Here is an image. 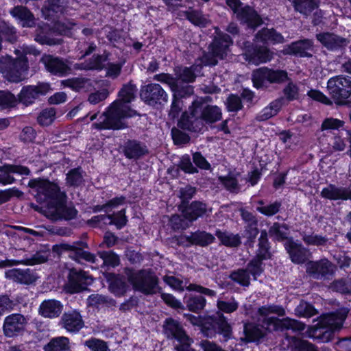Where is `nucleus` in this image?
Segmentation results:
<instances>
[{
	"label": "nucleus",
	"mask_w": 351,
	"mask_h": 351,
	"mask_svg": "<svg viewBox=\"0 0 351 351\" xmlns=\"http://www.w3.org/2000/svg\"><path fill=\"white\" fill-rule=\"evenodd\" d=\"M5 276L16 283L26 285L34 283L38 278L37 273L29 268H14L9 269L5 271Z\"/></svg>",
	"instance_id": "4be33fe9"
},
{
	"label": "nucleus",
	"mask_w": 351,
	"mask_h": 351,
	"mask_svg": "<svg viewBox=\"0 0 351 351\" xmlns=\"http://www.w3.org/2000/svg\"><path fill=\"white\" fill-rule=\"evenodd\" d=\"M295 314L299 317H311L317 314L314 306L304 301H300L295 308Z\"/></svg>",
	"instance_id": "5fc2aeb1"
},
{
	"label": "nucleus",
	"mask_w": 351,
	"mask_h": 351,
	"mask_svg": "<svg viewBox=\"0 0 351 351\" xmlns=\"http://www.w3.org/2000/svg\"><path fill=\"white\" fill-rule=\"evenodd\" d=\"M219 180H220L221 183L223 185V186L232 193H238L240 190L241 187L239 184V182L237 180V178L231 175H228L226 176H220L219 178Z\"/></svg>",
	"instance_id": "4d7b16f0"
},
{
	"label": "nucleus",
	"mask_w": 351,
	"mask_h": 351,
	"mask_svg": "<svg viewBox=\"0 0 351 351\" xmlns=\"http://www.w3.org/2000/svg\"><path fill=\"white\" fill-rule=\"evenodd\" d=\"M17 98L8 90H0V106L10 108L16 105Z\"/></svg>",
	"instance_id": "052dcab7"
},
{
	"label": "nucleus",
	"mask_w": 351,
	"mask_h": 351,
	"mask_svg": "<svg viewBox=\"0 0 351 351\" xmlns=\"http://www.w3.org/2000/svg\"><path fill=\"white\" fill-rule=\"evenodd\" d=\"M0 173H1L0 174V184L7 185L16 181L15 178L11 176L12 173L28 176L30 173V170L27 167L22 165L5 164L0 166Z\"/></svg>",
	"instance_id": "b1692460"
},
{
	"label": "nucleus",
	"mask_w": 351,
	"mask_h": 351,
	"mask_svg": "<svg viewBox=\"0 0 351 351\" xmlns=\"http://www.w3.org/2000/svg\"><path fill=\"white\" fill-rule=\"evenodd\" d=\"M284 247L291 262L295 264L304 263L311 256L309 250L304 247L299 241H295L293 239H289L284 243Z\"/></svg>",
	"instance_id": "aec40b11"
},
{
	"label": "nucleus",
	"mask_w": 351,
	"mask_h": 351,
	"mask_svg": "<svg viewBox=\"0 0 351 351\" xmlns=\"http://www.w3.org/2000/svg\"><path fill=\"white\" fill-rule=\"evenodd\" d=\"M49 90L48 84H39L36 86L27 85L22 88L18 95L17 101L25 106L32 104L40 95H45Z\"/></svg>",
	"instance_id": "412c9836"
},
{
	"label": "nucleus",
	"mask_w": 351,
	"mask_h": 351,
	"mask_svg": "<svg viewBox=\"0 0 351 351\" xmlns=\"http://www.w3.org/2000/svg\"><path fill=\"white\" fill-rule=\"evenodd\" d=\"M66 10L63 0H47L42 8L41 12L45 19H52L62 14Z\"/></svg>",
	"instance_id": "7c9ffc66"
},
{
	"label": "nucleus",
	"mask_w": 351,
	"mask_h": 351,
	"mask_svg": "<svg viewBox=\"0 0 351 351\" xmlns=\"http://www.w3.org/2000/svg\"><path fill=\"white\" fill-rule=\"evenodd\" d=\"M302 241L308 245L325 246L328 242V239L317 234H307L305 232L301 234Z\"/></svg>",
	"instance_id": "6e6d98bb"
},
{
	"label": "nucleus",
	"mask_w": 351,
	"mask_h": 351,
	"mask_svg": "<svg viewBox=\"0 0 351 351\" xmlns=\"http://www.w3.org/2000/svg\"><path fill=\"white\" fill-rule=\"evenodd\" d=\"M256 39L264 43L270 42L275 43H283L285 38L282 35L277 32L274 29L263 28L256 36Z\"/></svg>",
	"instance_id": "a19ab883"
},
{
	"label": "nucleus",
	"mask_w": 351,
	"mask_h": 351,
	"mask_svg": "<svg viewBox=\"0 0 351 351\" xmlns=\"http://www.w3.org/2000/svg\"><path fill=\"white\" fill-rule=\"evenodd\" d=\"M347 188L338 187L335 184H329L322 189V197L331 200H347Z\"/></svg>",
	"instance_id": "c9c22d12"
},
{
	"label": "nucleus",
	"mask_w": 351,
	"mask_h": 351,
	"mask_svg": "<svg viewBox=\"0 0 351 351\" xmlns=\"http://www.w3.org/2000/svg\"><path fill=\"white\" fill-rule=\"evenodd\" d=\"M126 275L133 288L145 295H154L162 291V288L158 285V278L149 269H141L138 271L128 269Z\"/></svg>",
	"instance_id": "423d86ee"
},
{
	"label": "nucleus",
	"mask_w": 351,
	"mask_h": 351,
	"mask_svg": "<svg viewBox=\"0 0 351 351\" xmlns=\"http://www.w3.org/2000/svg\"><path fill=\"white\" fill-rule=\"evenodd\" d=\"M221 118V110L217 106H197V108L185 111L178 122V125L184 130L198 132L204 128L206 123H215Z\"/></svg>",
	"instance_id": "20e7f679"
},
{
	"label": "nucleus",
	"mask_w": 351,
	"mask_h": 351,
	"mask_svg": "<svg viewBox=\"0 0 351 351\" xmlns=\"http://www.w3.org/2000/svg\"><path fill=\"white\" fill-rule=\"evenodd\" d=\"M329 289L342 294H351V278L335 280L330 283Z\"/></svg>",
	"instance_id": "09e8293b"
},
{
	"label": "nucleus",
	"mask_w": 351,
	"mask_h": 351,
	"mask_svg": "<svg viewBox=\"0 0 351 351\" xmlns=\"http://www.w3.org/2000/svg\"><path fill=\"white\" fill-rule=\"evenodd\" d=\"M163 328L164 333L167 339H176L178 341V343L174 346V349L176 351H182V350L191 348L193 339L186 335L182 325L178 321L172 318L167 319Z\"/></svg>",
	"instance_id": "9d476101"
},
{
	"label": "nucleus",
	"mask_w": 351,
	"mask_h": 351,
	"mask_svg": "<svg viewBox=\"0 0 351 351\" xmlns=\"http://www.w3.org/2000/svg\"><path fill=\"white\" fill-rule=\"evenodd\" d=\"M123 152L128 159L137 160L149 154L147 145L136 140H129L124 145Z\"/></svg>",
	"instance_id": "bb28decb"
},
{
	"label": "nucleus",
	"mask_w": 351,
	"mask_h": 351,
	"mask_svg": "<svg viewBox=\"0 0 351 351\" xmlns=\"http://www.w3.org/2000/svg\"><path fill=\"white\" fill-rule=\"evenodd\" d=\"M326 88L330 98L318 90L311 89L307 95L313 100L326 105H332V101L337 106H348L350 104L351 77L339 75L332 77L327 82Z\"/></svg>",
	"instance_id": "f03ea898"
},
{
	"label": "nucleus",
	"mask_w": 351,
	"mask_h": 351,
	"mask_svg": "<svg viewBox=\"0 0 351 351\" xmlns=\"http://www.w3.org/2000/svg\"><path fill=\"white\" fill-rule=\"evenodd\" d=\"M47 70L51 73L63 76L71 73V68L62 60L52 56H45L41 59Z\"/></svg>",
	"instance_id": "393cba45"
},
{
	"label": "nucleus",
	"mask_w": 351,
	"mask_h": 351,
	"mask_svg": "<svg viewBox=\"0 0 351 351\" xmlns=\"http://www.w3.org/2000/svg\"><path fill=\"white\" fill-rule=\"evenodd\" d=\"M14 17L23 27H33L36 25V19L34 14L25 6L16 5L10 11Z\"/></svg>",
	"instance_id": "a878e982"
},
{
	"label": "nucleus",
	"mask_w": 351,
	"mask_h": 351,
	"mask_svg": "<svg viewBox=\"0 0 351 351\" xmlns=\"http://www.w3.org/2000/svg\"><path fill=\"white\" fill-rule=\"evenodd\" d=\"M347 315L348 311L346 310L324 315L320 321V324L323 328H328L329 330L322 332L320 330H316L315 333L319 332V334L316 335L315 338L322 341H328L330 339L332 330L341 328Z\"/></svg>",
	"instance_id": "9b49d317"
},
{
	"label": "nucleus",
	"mask_w": 351,
	"mask_h": 351,
	"mask_svg": "<svg viewBox=\"0 0 351 351\" xmlns=\"http://www.w3.org/2000/svg\"><path fill=\"white\" fill-rule=\"evenodd\" d=\"M216 35L208 47V52L202 57V62L206 65L215 66L218 60L223 59L228 53L229 47L232 44V40L228 34L216 29Z\"/></svg>",
	"instance_id": "6e6552de"
},
{
	"label": "nucleus",
	"mask_w": 351,
	"mask_h": 351,
	"mask_svg": "<svg viewBox=\"0 0 351 351\" xmlns=\"http://www.w3.org/2000/svg\"><path fill=\"white\" fill-rule=\"evenodd\" d=\"M98 255L103 260L104 265L114 267L120 263L119 256L112 251L99 252Z\"/></svg>",
	"instance_id": "13d9d810"
},
{
	"label": "nucleus",
	"mask_w": 351,
	"mask_h": 351,
	"mask_svg": "<svg viewBox=\"0 0 351 351\" xmlns=\"http://www.w3.org/2000/svg\"><path fill=\"white\" fill-rule=\"evenodd\" d=\"M84 182L83 171L80 167L71 169L66 174V184L69 186L78 187Z\"/></svg>",
	"instance_id": "de8ad7c7"
},
{
	"label": "nucleus",
	"mask_w": 351,
	"mask_h": 351,
	"mask_svg": "<svg viewBox=\"0 0 351 351\" xmlns=\"http://www.w3.org/2000/svg\"><path fill=\"white\" fill-rule=\"evenodd\" d=\"M34 40L41 45H57L62 43L61 39L51 36V31L48 25H38L34 32Z\"/></svg>",
	"instance_id": "2f4dec72"
},
{
	"label": "nucleus",
	"mask_w": 351,
	"mask_h": 351,
	"mask_svg": "<svg viewBox=\"0 0 351 351\" xmlns=\"http://www.w3.org/2000/svg\"><path fill=\"white\" fill-rule=\"evenodd\" d=\"M109 289L114 295L120 296L126 292L127 285L122 279L115 278L111 281Z\"/></svg>",
	"instance_id": "774afa93"
},
{
	"label": "nucleus",
	"mask_w": 351,
	"mask_h": 351,
	"mask_svg": "<svg viewBox=\"0 0 351 351\" xmlns=\"http://www.w3.org/2000/svg\"><path fill=\"white\" fill-rule=\"evenodd\" d=\"M61 84L64 86L69 87L75 91H88L93 87L92 82L90 79L80 77L62 80Z\"/></svg>",
	"instance_id": "e433bc0d"
},
{
	"label": "nucleus",
	"mask_w": 351,
	"mask_h": 351,
	"mask_svg": "<svg viewBox=\"0 0 351 351\" xmlns=\"http://www.w3.org/2000/svg\"><path fill=\"white\" fill-rule=\"evenodd\" d=\"M335 271L336 265L327 258L309 261L306 264L307 274L317 280L329 279L334 276Z\"/></svg>",
	"instance_id": "2eb2a0df"
},
{
	"label": "nucleus",
	"mask_w": 351,
	"mask_h": 351,
	"mask_svg": "<svg viewBox=\"0 0 351 351\" xmlns=\"http://www.w3.org/2000/svg\"><path fill=\"white\" fill-rule=\"evenodd\" d=\"M69 339L65 337L53 338L44 346L45 351H69Z\"/></svg>",
	"instance_id": "c03bdc74"
},
{
	"label": "nucleus",
	"mask_w": 351,
	"mask_h": 351,
	"mask_svg": "<svg viewBox=\"0 0 351 351\" xmlns=\"http://www.w3.org/2000/svg\"><path fill=\"white\" fill-rule=\"evenodd\" d=\"M178 79L176 80H181L183 82L190 83L195 81L196 75L195 74L192 68H180L176 71Z\"/></svg>",
	"instance_id": "0e129e2a"
},
{
	"label": "nucleus",
	"mask_w": 351,
	"mask_h": 351,
	"mask_svg": "<svg viewBox=\"0 0 351 351\" xmlns=\"http://www.w3.org/2000/svg\"><path fill=\"white\" fill-rule=\"evenodd\" d=\"M289 343L291 344L293 351H319L313 344L295 337H291Z\"/></svg>",
	"instance_id": "864d4df0"
},
{
	"label": "nucleus",
	"mask_w": 351,
	"mask_h": 351,
	"mask_svg": "<svg viewBox=\"0 0 351 351\" xmlns=\"http://www.w3.org/2000/svg\"><path fill=\"white\" fill-rule=\"evenodd\" d=\"M237 16L241 22L246 23L251 28H256L263 23L261 16L249 5L241 8Z\"/></svg>",
	"instance_id": "c756f323"
},
{
	"label": "nucleus",
	"mask_w": 351,
	"mask_h": 351,
	"mask_svg": "<svg viewBox=\"0 0 351 351\" xmlns=\"http://www.w3.org/2000/svg\"><path fill=\"white\" fill-rule=\"evenodd\" d=\"M263 271V268L261 267L260 261L251 260L247 263L246 268H241L231 271L229 278L242 287H247L250 285V274L254 280H256Z\"/></svg>",
	"instance_id": "ddd939ff"
},
{
	"label": "nucleus",
	"mask_w": 351,
	"mask_h": 351,
	"mask_svg": "<svg viewBox=\"0 0 351 351\" xmlns=\"http://www.w3.org/2000/svg\"><path fill=\"white\" fill-rule=\"evenodd\" d=\"M281 206V202L276 201L264 206H258L256 208V210L265 216L271 217L278 213L280 211Z\"/></svg>",
	"instance_id": "e2e57ef3"
},
{
	"label": "nucleus",
	"mask_w": 351,
	"mask_h": 351,
	"mask_svg": "<svg viewBox=\"0 0 351 351\" xmlns=\"http://www.w3.org/2000/svg\"><path fill=\"white\" fill-rule=\"evenodd\" d=\"M268 82L280 84L288 80L287 73L282 70L268 69Z\"/></svg>",
	"instance_id": "680f3d73"
},
{
	"label": "nucleus",
	"mask_w": 351,
	"mask_h": 351,
	"mask_svg": "<svg viewBox=\"0 0 351 351\" xmlns=\"http://www.w3.org/2000/svg\"><path fill=\"white\" fill-rule=\"evenodd\" d=\"M184 302L188 310L194 313H198L206 306V300L202 295L189 294L184 297Z\"/></svg>",
	"instance_id": "79ce46f5"
},
{
	"label": "nucleus",
	"mask_w": 351,
	"mask_h": 351,
	"mask_svg": "<svg viewBox=\"0 0 351 351\" xmlns=\"http://www.w3.org/2000/svg\"><path fill=\"white\" fill-rule=\"evenodd\" d=\"M86 249H88V245L86 242L82 241H75L71 244L60 243L53 247V250L58 254L69 252V256L77 263L84 261L90 263H96L97 259L95 255L86 251Z\"/></svg>",
	"instance_id": "1a4fd4ad"
},
{
	"label": "nucleus",
	"mask_w": 351,
	"mask_h": 351,
	"mask_svg": "<svg viewBox=\"0 0 351 351\" xmlns=\"http://www.w3.org/2000/svg\"><path fill=\"white\" fill-rule=\"evenodd\" d=\"M248 56L250 62L259 64L270 61L273 53L266 47H256L252 52L249 53Z\"/></svg>",
	"instance_id": "58836bf2"
},
{
	"label": "nucleus",
	"mask_w": 351,
	"mask_h": 351,
	"mask_svg": "<svg viewBox=\"0 0 351 351\" xmlns=\"http://www.w3.org/2000/svg\"><path fill=\"white\" fill-rule=\"evenodd\" d=\"M85 346L91 351H110L106 341L95 338L86 341Z\"/></svg>",
	"instance_id": "338daca9"
},
{
	"label": "nucleus",
	"mask_w": 351,
	"mask_h": 351,
	"mask_svg": "<svg viewBox=\"0 0 351 351\" xmlns=\"http://www.w3.org/2000/svg\"><path fill=\"white\" fill-rule=\"evenodd\" d=\"M28 323V319L20 313H14L5 318L3 330L8 337H14L21 335Z\"/></svg>",
	"instance_id": "a211bd4d"
},
{
	"label": "nucleus",
	"mask_w": 351,
	"mask_h": 351,
	"mask_svg": "<svg viewBox=\"0 0 351 351\" xmlns=\"http://www.w3.org/2000/svg\"><path fill=\"white\" fill-rule=\"evenodd\" d=\"M136 91V85L131 82L124 84L119 92L120 99L114 101L100 116V121L93 123V127L98 130H120L127 128L128 125L124 119L136 114V112L131 109L127 104L135 99Z\"/></svg>",
	"instance_id": "f257e3e1"
},
{
	"label": "nucleus",
	"mask_w": 351,
	"mask_h": 351,
	"mask_svg": "<svg viewBox=\"0 0 351 351\" xmlns=\"http://www.w3.org/2000/svg\"><path fill=\"white\" fill-rule=\"evenodd\" d=\"M63 305L58 300L51 299L44 300L38 308V313L46 318H56L60 316Z\"/></svg>",
	"instance_id": "c85d7f7f"
},
{
	"label": "nucleus",
	"mask_w": 351,
	"mask_h": 351,
	"mask_svg": "<svg viewBox=\"0 0 351 351\" xmlns=\"http://www.w3.org/2000/svg\"><path fill=\"white\" fill-rule=\"evenodd\" d=\"M65 201L61 204H55L51 207L43 209L38 206L34 207L36 210L43 213L47 217L52 220L64 219L70 220L75 219L77 215V210L73 206H65Z\"/></svg>",
	"instance_id": "f3484780"
},
{
	"label": "nucleus",
	"mask_w": 351,
	"mask_h": 351,
	"mask_svg": "<svg viewBox=\"0 0 351 351\" xmlns=\"http://www.w3.org/2000/svg\"><path fill=\"white\" fill-rule=\"evenodd\" d=\"M215 235L221 243L228 247H238L241 244V238L239 234H234L228 232L217 230Z\"/></svg>",
	"instance_id": "49530a36"
},
{
	"label": "nucleus",
	"mask_w": 351,
	"mask_h": 351,
	"mask_svg": "<svg viewBox=\"0 0 351 351\" xmlns=\"http://www.w3.org/2000/svg\"><path fill=\"white\" fill-rule=\"evenodd\" d=\"M140 97L146 104L153 107L164 105L169 98L165 90L157 83L143 86L140 90Z\"/></svg>",
	"instance_id": "f8f14e48"
},
{
	"label": "nucleus",
	"mask_w": 351,
	"mask_h": 351,
	"mask_svg": "<svg viewBox=\"0 0 351 351\" xmlns=\"http://www.w3.org/2000/svg\"><path fill=\"white\" fill-rule=\"evenodd\" d=\"M68 281L64 285V289L67 293H75L87 289L93 280L91 276L82 270L71 269L68 274Z\"/></svg>",
	"instance_id": "dca6fc26"
},
{
	"label": "nucleus",
	"mask_w": 351,
	"mask_h": 351,
	"mask_svg": "<svg viewBox=\"0 0 351 351\" xmlns=\"http://www.w3.org/2000/svg\"><path fill=\"white\" fill-rule=\"evenodd\" d=\"M48 260V254L45 252H36L32 255L25 254V256L20 260L10 259L0 262L1 267H12L18 265H35L41 264Z\"/></svg>",
	"instance_id": "5701e85b"
},
{
	"label": "nucleus",
	"mask_w": 351,
	"mask_h": 351,
	"mask_svg": "<svg viewBox=\"0 0 351 351\" xmlns=\"http://www.w3.org/2000/svg\"><path fill=\"white\" fill-rule=\"evenodd\" d=\"M182 16L196 26L206 27L210 23V20L200 10L189 8L187 10L182 12Z\"/></svg>",
	"instance_id": "4c0bfd02"
},
{
	"label": "nucleus",
	"mask_w": 351,
	"mask_h": 351,
	"mask_svg": "<svg viewBox=\"0 0 351 351\" xmlns=\"http://www.w3.org/2000/svg\"><path fill=\"white\" fill-rule=\"evenodd\" d=\"M313 43L310 39H303L296 42H293L288 46L289 53L299 56L300 57L312 56V54L308 52L313 48Z\"/></svg>",
	"instance_id": "72a5a7b5"
},
{
	"label": "nucleus",
	"mask_w": 351,
	"mask_h": 351,
	"mask_svg": "<svg viewBox=\"0 0 351 351\" xmlns=\"http://www.w3.org/2000/svg\"><path fill=\"white\" fill-rule=\"evenodd\" d=\"M316 38L323 47L330 51L343 50L349 43L347 38L330 32L317 34Z\"/></svg>",
	"instance_id": "6ab92c4d"
},
{
	"label": "nucleus",
	"mask_w": 351,
	"mask_h": 351,
	"mask_svg": "<svg viewBox=\"0 0 351 351\" xmlns=\"http://www.w3.org/2000/svg\"><path fill=\"white\" fill-rule=\"evenodd\" d=\"M271 314H276L278 316H284L285 309L279 305H266L258 308L257 311L258 324L247 323L244 324V337L241 338L245 342H252L263 338L269 330V326H275L276 322L280 321L274 317H270Z\"/></svg>",
	"instance_id": "7ed1b4c3"
},
{
	"label": "nucleus",
	"mask_w": 351,
	"mask_h": 351,
	"mask_svg": "<svg viewBox=\"0 0 351 351\" xmlns=\"http://www.w3.org/2000/svg\"><path fill=\"white\" fill-rule=\"evenodd\" d=\"M214 240V236L205 231H196L191 233V243L193 245L205 247L212 243Z\"/></svg>",
	"instance_id": "a18cd8bd"
},
{
	"label": "nucleus",
	"mask_w": 351,
	"mask_h": 351,
	"mask_svg": "<svg viewBox=\"0 0 351 351\" xmlns=\"http://www.w3.org/2000/svg\"><path fill=\"white\" fill-rule=\"evenodd\" d=\"M171 91L173 93V97H177L180 99L189 97L194 93L193 86L189 84H180L178 80L175 83L174 86H173Z\"/></svg>",
	"instance_id": "603ef678"
},
{
	"label": "nucleus",
	"mask_w": 351,
	"mask_h": 351,
	"mask_svg": "<svg viewBox=\"0 0 351 351\" xmlns=\"http://www.w3.org/2000/svg\"><path fill=\"white\" fill-rule=\"evenodd\" d=\"M206 212V204L200 202H193L184 211V216L190 222L202 217Z\"/></svg>",
	"instance_id": "ea45409f"
},
{
	"label": "nucleus",
	"mask_w": 351,
	"mask_h": 351,
	"mask_svg": "<svg viewBox=\"0 0 351 351\" xmlns=\"http://www.w3.org/2000/svg\"><path fill=\"white\" fill-rule=\"evenodd\" d=\"M268 68L261 67L254 70L252 75V80L254 86L260 88L265 86V83L268 82Z\"/></svg>",
	"instance_id": "8fccbe9b"
},
{
	"label": "nucleus",
	"mask_w": 351,
	"mask_h": 351,
	"mask_svg": "<svg viewBox=\"0 0 351 351\" xmlns=\"http://www.w3.org/2000/svg\"><path fill=\"white\" fill-rule=\"evenodd\" d=\"M56 110L53 108L43 110L38 116V123L43 126H47L52 123L55 119Z\"/></svg>",
	"instance_id": "bf43d9fd"
},
{
	"label": "nucleus",
	"mask_w": 351,
	"mask_h": 351,
	"mask_svg": "<svg viewBox=\"0 0 351 351\" xmlns=\"http://www.w3.org/2000/svg\"><path fill=\"white\" fill-rule=\"evenodd\" d=\"M28 61L23 58H14L10 55L0 57V74L12 83H19L27 78Z\"/></svg>",
	"instance_id": "0eeeda50"
},
{
	"label": "nucleus",
	"mask_w": 351,
	"mask_h": 351,
	"mask_svg": "<svg viewBox=\"0 0 351 351\" xmlns=\"http://www.w3.org/2000/svg\"><path fill=\"white\" fill-rule=\"evenodd\" d=\"M106 58L101 55H94L88 60L76 64L75 68L80 70H101L104 68V62Z\"/></svg>",
	"instance_id": "37998d69"
},
{
	"label": "nucleus",
	"mask_w": 351,
	"mask_h": 351,
	"mask_svg": "<svg viewBox=\"0 0 351 351\" xmlns=\"http://www.w3.org/2000/svg\"><path fill=\"white\" fill-rule=\"evenodd\" d=\"M62 327L71 332H78L84 326L80 313L73 311L64 313L61 318Z\"/></svg>",
	"instance_id": "cd10ccee"
},
{
	"label": "nucleus",
	"mask_w": 351,
	"mask_h": 351,
	"mask_svg": "<svg viewBox=\"0 0 351 351\" xmlns=\"http://www.w3.org/2000/svg\"><path fill=\"white\" fill-rule=\"evenodd\" d=\"M291 3L294 11L306 18L317 10L320 0H292Z\"/></svg>",
	"instance_id": "473e14b6"
},
{
	"label": "nucleus",
	"mask_w": 351,
	"mask_h": 351,
	"mask_svg": "<svg viewBox=\"0 0 351 351\" xmlns=\"http://www.w3.org/2000/svg\"><path fill=\"white\" fill-rule=\"evenodd\" d=\"M28 186L32 189L36 194V200L40 203L49 201L53 206L66 201V195L60 191V187L48 180L37 178L29 181Z\"/></svg>",
	"instance_id": "39448f33"
},
{
	"label": "nucleus",
	"mask_w": 351,
	"mask_h": 351,
	"mask_svg": "<svg viewBox=\"0 0 351 351\" xmlns=\"http://www.w3.org/2000/svg\"><path fill=\"white\" fill-rule=\"evenodd\" d=\"M212 323L210 326H204L202 329L204 335L209 338H213L216 334L223 337V341L226 342L233 337L232 329L228 322L223 313H217L216 315L212 317Z\"/></svg>",
	"instance_id": "4468645a"
},
{
	"label": "nucleus",
	"mask_w": 351,
	"mask_h": 351,
	"mask_svg": "<svg viewBox=\"0 0 351 351\" xmlns=\"http://www.w3.org/2000/svg\"><path fill=\"white\" fill-rule=\"evenodd\" d=\"M0 33L5 40L11 44L16 43L19 40V36L16 28L8 23H4L0 26Z\"/></svg>",
	"instance_id": "3c124183"
},
{
	"label": "nucleus",
	"mask_w": 351,
	"mask_h": 351,
	"mask_svg": "<svg viewBox=\"0 0 351 351\" xmlns=\"http://www.w3.org/2000/svg\"><path fill=\"white\" fill-rule=\"evenodd\" d=\"M271 237L278 242H287L289 239H293L289 237V227L286 223H280L275 222L269 228L267 232Z\"/></svg>",
	"instance_id": "f704fd0d"
},
{
	"label": "nucleus",
	"mask_w": 351,
	"mask_h": 351,
	"mask_svg": "<svg viewBox=\"0 0 351 351\" xmlns=\"http://www.w3.org/2000/svg\"><path fill=\"white\" fill-rule=\"evenodd\" d=\"M217 306L220 311L232 313L237 310L239 304L234 298H232L230 301L218 300Z\"/></svg>",
	"instance_id": "69168bd1"
}]
</instances>
